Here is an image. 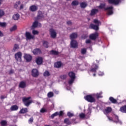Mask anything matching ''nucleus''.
<instances>
[{
    "label": "nucleus",
    "mask_w": 126,
    "mask_h": 126,
    "mask_svg": "<svg viewBox=\"0 0 126 126\" xmlns=\"http://www.w3.org/2000/svg\"><path fill=\"white\" fill-rule=\"evenodd\" d=\"M16 29H17V26L14 25L13 27L10 29V32H13V31H15Z\"/></svg>",
    "instance_id": "nucleus-34"
},
{
    "label": "nucleus",
    "mask_w": 126,
    "mask_h": 126,
    "mask_svg": "<svg viewBox=\"0 0 126 126\" xmlns=\"http://www.w3.org/2000/svg\"><path fill=\"white\" fill-rule=\"evenodd\" d=\"M91 43V40L90 39H88L86 40V44H90Z\"/></svg>",
    "instance_id": "nucleus-57"
},
{
    "label": "nucleus",
    "mask_w": 126,
    "mask_h": 126,
    "mask_svg": "<svg viewBox=\"0 0 126 126\" xmlns=\"http://www.w3.org/2000/svg\"><path fill=\"white\" fill-rule=\"evenodd\" d=\"M38 26V22L35 21L32 24V27L36 28Z\"/></svg>",
    "instance_id": "nucleus-47"
},
{
    "label": "nucleus",
    "mask_w": 126,
    "mask_h": 126,
    "mask_svg": "<svg viewBox=\"0 0 126 126\" xmlns=\"http://www.w3.org/2000/svg\"><path fill=\"white\" fill-rule=\"evenodd\" d=\"M42 18H44V15L42 11H38V15L37 16V19H42Z\"/></svg>",
    "instance_id": "nucleus-18"
},
{
    "label": "nucleus",
    "mask_w": 126,
    "mask_h": 126,
    "mask_svg": "<svg viewBox=\"0 0 126 126\" xmlns=\"http://www.w3.org/2000/svg\"><path fill=\"white\" fill-rule=\"evenodd\" d=\"M120 112L122 113H126V105L121 107L120 109Z\"/></svg>",
    "instance_id": "nucleus-28"
},
{
    "label": "nucleus",
    "mask_w": 126,
    "mask_h": 126,
    "mask_svg": "<svg viewBox=\"0 0 126 126\" xmlns=\"http://www.w3.org/2000/svg\"><path fill=\"white\" fill-rule=\"evenodd\" d=\"M5 98H6V97H5L4 95H1L0 96V99H1V100L4 99Z\"/></svg>",
    "instance_id": "nucleus-63"
},
{
    "label": "nucleus",
    "mask_w": 126,
    "mask_h": 126,
    "mask_svg": "<svg viewBox=\"0 0 126 126\" xmlns=\"http://www.w3.org/2000/svg\"><path fill=\"white\" fill-rule=\"evenodd\" d=\"M97 99H99V98H103V96H102V93H100L99 94H96Z\"/></svg>",
    "instance_id": "nucleus-46"
},
{
    "label": "nucleus",
    "mask_w": 126,
    "mask_h": 126,
    "mask_svg": "<svg viewBox=\"0 0 126 126\" xmlns=\"http://www.w3.org/2000/svg\"><path fill=\"white\" fill-rule=\"evenodd\" d=\"M63 63H62V62L60 61L54 63V67H56V68H60Z\"/></svg>",
    "instance_id": "nucleus-17"
},
{
    "label": "nucleus",
    "mask_w": 126,
    "mask_h": 126,
    "mask_svg": "<svg viewBox=\"0 0 126 126\" xmlns=\"http://www.w3.org/2000/svg\"><path fill=\"white\" fill-rule=\"evenodd\" d=\"M97 69H98V65L95 64L94 67V68H92L91 69L90 71H91V72H96L97 70Z\"/></svg>",
    "instance_id": "nucleus-31"
},
{
    "label": "nucleus",
    "mask_w": 126,
    "mask_h": 126,
    "mask_svg": "<svg viewBox=\"0 0 126 126\" xmlns=\"http://www.w3.org/2000/svg\"><path fill=\"white\" fill-rule=\"evenodd\" d=\"M86 48H82L81 50V53L82 54V55H85V54H86Z\"/></svg>",
    "instance_id": "nucleus-42"
},
{
    "label": "nucleus",
    "mask_w": 126,
    "mask_h": 126,
    "mask_svg": "<svg viewBox=\"0 0 126 126\" xmlns=\"http://www.w3.org/2000/svg\"><path fill=\"white\" fill-rule=\"evenodd\" d=\"M21 3V2L20 1H18L16 2L15 4L14 5V7L17 8L18 5Z\"/></svg>",
    "instance_id": "nucleus-51"
},
{
    "label": "nucleus",
    "mask_w": 126,
    "mask_h": 126,
    "mask_svg": "<svg viewBox=\"0 0 126 126\" xmlns=\"http://www.w3.org/2000/svg\"><path fill=\"white\" fill-rule=\"evenodd\" d=\"M67 116H68V118H71L74 116V114H73V113H71L70 112H68Z\"/></svg>",
    "instance_id": "nucleus-44"
},
{
    "label": "nucleus",
    "mask_w": 126,
    "mask_h": 126,
    "mask_svg": "<svg viewBox=\"0 0 126 126\" xmlns=\"http://www.w3.org/2000/svg\"><path fill=\"white\" fill-rule=\"evenodd\" d=\"M32 75L33 77H37L39 75V72L36 69H33L32 71Z\"/></svg>",
    "instance_id": "nucleus-11"
},
{
    "label": "nucleus",
    "mask_w": 126,
    "mask_h": 126,
    "mask_svg": "<svg viewBox=\"0 0 126 126\" xmlns=\"http://www.w3.org/2000/svg\"><path fill=\"white\" fill-rule=\"evenodd\" d=\"M51 55H54V56H58L59 55V52L56 50H51L50 51Z\"/></svg>",
    "instance_id": "nucleus-32"
},
{
    "label": "nucleus",
    "mask_w": 126,
    "mask_h": 126,
    "mask_svg": "<svg viewBox=\"0 0 126 126\" xmlns=\"http://www.w3.org/2000/svg\"><path fill=\"white\" fill-rule=\"evenodd\" d=\"M24 7V5H23V4H22L20 6V9H23Z\"/></svg>",
    "instance_id": "nucleus-61"
},
{
    "label": "nucleus",
    "mask_w": 126,
    "mask_h": 126,
    "mask_svg": "<svg viewBox=\"0 0 126 126\" xmlns=\"http://www.w3.org/2000/svg\"><path fill=\"white\" fill-rule=\"evenodd\" d=\"M115 119L116 121H115L114 122L115 123H119V122L120 121L119 120V116H118L117 115H115Z\"/></svg>",
    "instance_id": "nucleus-52"
},
{
    "label": "nucleus",
    "mask_w": 126,
    "mask_h": 126,
    "mask_svg": "<svg viewBox=\"0 0 126 126\" xmlns=\"http://www.w3.org/2000/svg\"><path fill=\"white\" fill-rule=\"evenodd\" d=\"M75 79L71 78V79H70L69 81H68V84L71 85L72 83H73Z\"/></svg>",
    "instance_id": "nucleus-53"
},
{
    "label": "nucleus",
    "mask_w": 126,
    "mask_h": 126,
    "mask_svg": "<svg viewBox=\"0 0 126 126\" xmlns=\"http://www.w3.org/2000/svg\"><path fill=\"white\" fill-rule=\"evenodd\" d=\"M107 118L108 119L109 121H111V122H113V119H112V118L110 117V116H107Z\"/></svg>",
    "instance_id": "nucleus-59"
},
{
    "label": "nucleus",
    "mask_w": 126,
    "mask_h": 126,
    "mask_svg": "<svg viewBox=\"0 0 126 126\" xmlns=\"http://www.w3.org/2000/svg\"><path fill=\"white\" fill-rule=\"evenodd\" d=\"M70 122L72 123V124H73L74 122H75V119H73L70 120Z\"/></svg>",
    "instance_id": "nucleus-62"
},
{
    "label": "nucleus",
    "mask_w": 126,
    "mask_h": 126,
    "mask_svg": "<svg viewBox=\"0 0 126 126\" xmlns=\"http://www.w3.org/2000/svg\"><path fill=\"white\" fill-rule=\"evenodd\" d=\"M24 59L25 60H26L27 63H29L32 61V56H31L30 55L26 54L24 56Z\"/></svg>",
    "instance_id": "nucleus-12"
},
{
    "label": "nucleus",
    "mask_w": 126,
    "mask_h": 126,
    "mask_svg": "<svg viewBox=\"0 0 126 126\" xmlns=\"http://www.w3.org/2000/svg\"><path fill=\"white\" fill-rule=\"evenodd\" d=\"M44 76H50V72L49 71H46L43 74Z\"/></svg>",
    "instance_id": "nucleus-49"
},
{
    "label": "nucleus",
    "mask_w": 126,
    "mask_h": 126,
    "mask_svg": "<svg viewBox=\"0 0 126 126\" xmlns=\"http://www.w3.org/2000/svg\"><path fill=\"white\" fill-rule=\"evenodd\" d=\"M49 32L51 38H53L54 39L56 38V37H57V33L56 32V31H55V30L53 29H50L49 30Z\"/></svg>",
    "instance_id": "nucleus-9"
},
{
    "label": "nucleus",
    "mask_w": 126,
    "mask_h": 126,
    "mask_svg": "<svg viewBox=\"0 0 126 126\" xmlns=\"http://www.w3.org/2000/svg\"><path fill=\"white\" fill-rule=\"evenodd\" d=\"M77 32H73L70 35V39L72 40L74 39H76L78 36Z\"/></svg>",
    "instance_id": "nucleus-15"
},
{
    "label": "nucleus",
    "mask_w": 126,
    "mask_h": 126,
    "mask_svg": "<svg viewBox=\"0 0 126 126\" xmlns=\"http://www.w3.org/2000/svg\"><path fill=\"white\" fill-rule=\"evenodd\" d=\"M106 7V4L105 3H100V5L97 7L98 8H99V9H104V10L106 11L108 10V9H113V6L110 7Z\"/></svg>",
    "instance_id": "nucleus-4"
},
{
    "label": "nucleus",
    "mask_w": 126,
    "mask_h": 126,
    "mask_svg": "<svg viewBox=\"0 0 126 126\" xmlns=\"http://www.w3.org/2000/svg\"><path fill=\"white\" fill-rule=\"evenodd\" d=\"M22 53L20 52H18L15 54V59L17 62H21L22 61Z\"/></svg>",
    "instance_id": "nucleus-3"
},
{
    "label": "nucleus",
    "mask_w": 126,
    "mask_h": 126,
    "mask_svg": "<svg viewBox=\"0 0 126 126\" xmlns=\"http://www.w3.org/2000/svg\"><path fill=\"white\" fill-rule=\"evenodd\" d=\"M68 75L70 78H73L75 79V73H74V72H73V71L69 72Z\"/></svg>",
    "instance_id": "nucleus-22"
},
{
    "label": "nucleus",
    "mask_w": 126,
    "mask_h": 126,
    "mask_svg": "<svg viewBox=\"0 0 126 126\" xmlns=\"http://www.w3.org/2000/svg\"><path fill=\"white\" fill-rule=\"evenodd\" d=\"M46 109H45V108H42L41 110H40V113H45L46 112Z\"/></svg>",
    "instance_id": "nucleus-56"
},
{
    "label": "nucleus",
    "mask_w": 126,
    "mask_h": 126,
    "mask_svg": "<svg viewBox=\"0 0 126 126\" xmlns=\"http://www.w3.org/2000/svg\"><path fill=\"white\" fill-rule=\"evenodd\" d=\"M90 27H91L92 29H94V30H99V25H94V24H91Z\"/></svg>",
    "instance_id": "nucleus-21"
},
{
    "label": "nucleus",
    "mask_w": 126,
    "mask_h": 126,
    "mask_svg": "<svg viewBox=\"0 0 126 126\" xmlns=\"http://www.w3.org/2000/svg\"><path fill=\"white\" fill-rule=\"evenodd\" d=\"M26 113H28V109L27 108H23L19 111L20 114H26Z\"/></svg>",
    "instance_id": "nucleus-20"
},
{
    "label": "nucleus",
    "mask_w": 126,
    "mask_h": 126,
    "mask_svg": "<svg viewBox=\"0 0 126 126\" xmlns=\"http://www.w3.org/2000/svg\"><path fill=\"white\" fill-rule=\"evenodd\" d=\"M19 17H20L19 14H16L13 16L12 18L14 19V20H18V19H19Z\"/></svg>",
    "instance_id": "nucleus-30"
},
{
    "label": "nucleus",
    "mask_w": 126,
    "mask_h": 126,
    "mask_svg": "<svg viewBox=\"0 0 126 126\" xmlns=\"http://www.w3.org/2000/svg\"><path fill=\"white\" fill-rule=\"evenodd\" d=\"M98 10L97 9H93L91 12V15H95L96 13H97Z\"/></svg>",
    "instance_id": "nucleus-26"
},
{
    "label": "nucleus",
    "mask_w": 126,
    "mask_h": 126,
    "mask_svg": "<svg viewBox=\"0 0 126 126\" xmlns=\"http://www.w3.org/2000/svg\"><path fill=\"white\" fill-rule=\"evenodd\" d=\"M25 37L26 40H31L32 39H34V36L31 35V33L28 32H26Z\"/></svg>",
    "instance_id": "nucleus-8"
},
{
    "label": "nucleus",
    "mask_w": 126,
    "mask_h": 126,
    "mask_svg": "<svg viewBox=\"0 0 126 126\" xmlns=\"http://www.w3.org/2000/svg\"><path fill=\"white\" fill-rule=\"evenodd\" d=\"M80 6L82 8H85L87 6V4L85 2H83L80 3Z\"/></svg>",
    "instance_id": "nucleus-33"
},
{
    "label": "nucleus",
    "mask_w": 126,
    "mask_h": 126,
    "mask_svg": "<svg viewBox=\"0 0 126 126\" xmlns=\"http://www.w3.org/2000/svg\"><path fill=\"white\" fill-rule=\"evenodd\" d=\"M90 115H91V110L89 109L87 114L86 115V118L89 119V118L90 117V116H90Z\"/></svg>",
    "instance_id": "nucleus-37"
},
{
    "label": "nucleus",
    "mask_w": 126,
    "mask_h": 126,
    "mask_svg": "<svg viewBox=\"0 0 126 126\" xmlns=\"http://www.w3.org/2000/svg\"><path fill=\"white\" fill-rule=\"evenodd\" d=\"M79 3L78 1L75 0L72 2L71 4L72 5H78Z\"/></svg>",
    "instance_id": "nucleus-41"
},
{
    "label": "nucleus",
    "mask_w": 126,
    "mask_h": 126,
    "mask_svg": "<svg viewBox=\"0 0 126 126\" xmlns=\"http://www.w3.org/2000/svg\"><path fill=\"white\" fill-rule=\"evenodd\" d=\"M3 15H4V11H3V10L1 9H0V18H1V17H2Z\"/></svg>",
    "instance_id": "nucleus-48"
},
{
    "label": "nucleus",
    "mask_w": 126,
    "mask_h": 126,
    "mask_svg": "<svg viewBox=\"0 0 126 126\" xmlns=\"http://www.w3.org/2000/svg\"><path fill=\"white\" fill-rule=\"evenodd\" d=\"M32 34H33V35H38V34H39V32L33 30L32 31Z\"/></svg>",
    "instance_id": "nucleus-54"
},
{
    "label": "nucleus",
    "mask_w": 126,
    "mask_h": 126,
    "mask_svg": "<svg viewBox=\"0 0 126 126\" xmlns=\"http://www.w3.org/2000/svg\"><path fill=\"white\" fill-rule=\"evenodd\" d=\"M11 111H17L18 110V106L16 105H12L10 107Z\"/></svg>",
    "instance_id": "nucleus-27"
},
{
    "label": "nucleus",
    "mask_w": 126,
    "mask_h": 126,
    "mask_svg": "<svg viewBox=\"0 0 126 126\" xmlns=\"http://www.w3.org/2000/svg\"><path fill=\"white\" fill-rule=\"evenodd\" d=\"M19 86L20 88H25L26 87V83L22 81L20 83Z\"/></svg>",
    "instance_id": "nucleus-24"
},
{
    "label": "nucleus",
    "mask_w": 126,
    "mask_h": 126,
    "mask_svg": "<svg viewBox=\"0 0 126 126\" xmlns=\"http://www.w3.org/2000/svg\"><path fill=\"white\" fill-rule=\"evenodd\" d=\"M99 36V34H98V32H95L94 33L91 34L90 35L89 38L91 39V40H95L97 38H98V36Z\"/></svg>",
    "instance_id": "nucleus-7"
},
{
    "label": "nucleus",
    "mask_w": 126,
    "mask_h": 126,
    "mask_svg": "<svg viewBox=\"0 0 126 126\" xmlns=\"http://www.w3.org/2000/svg\"><path fill=\"white\" fill-rule=\"evenodd\" d=\"M60 77L61 78V79L64 80V79H66V75H60Z\"/></svg>",
    "instance_id": "nucleus-50"
},
{
    "label": "nucleus",
    "mask_w": 126,
    "mask_h": 126,
    "mask_svg": "<svg viewBox=\"0 0 126 126\" xmlns=\"http://www.w3.org/2000/svg\"><path fill=\"white\" fill-rule=\"evenodd\" d=\"M29 9L31 11H32V12H35V11L38 10V6L35 5H32L30 7Z\"/></svg>",
    "instance_id": "nucleus-13"
},
{
    "label": "nucleus",
    "mask_w": 126,
    "mask_h": 126,
    "mask_svg": "<svg viewBox=\"0 0 126 126\" xmlns=\"http://www.w3.org/2000/svg\"><path fill=\"white\" fill-rule=\"evenodd\" d=\"M79 117L80 119H84V118L86 117V115L84 113H81L79 114Z\"/></svg>",
    "instance_id": "nucleus-45"
},
{
    "label": "nucleus",
    "mask_w": 126,
    "mask_h": 126,
    "mask_svg": "<svg viewBox=\"0 0 126 126\" xmlns=\"http://www.w3.org/2000/svg\"><path fill=\"white\" fill-rule=\"evenodd\" d=\"M0 125L1 126H5L7 125V122L6 121L2 120L0 122Z\"/></svg>",
    "instance_id": "nucleus-39"
},
{
    "label": "nucleus",
    "mask_w": 126,
    "mask_h": 126,
    "mask_svg": "<svg viewBox=\"0 0 126 126\" xmlns=\"http://www.w3.org/2000/svg\"><path fill=\"white\" fill-rule=\"evenodd\" d=\"M63 123L65 125H67V126H70V125L72 124V123L70 120H69V119L68 118H65L64 119Z\"/></svg>",
    "instance_id": "nucleus-16"
},
{
    "label": "nucleus",
    "mask_w": 126,
    "mask_h": 126,
    "mask_svg": "<svg viewBox=\"0 0 126 126\" xmlns=\"http://www.w3.org/2000/svg\"><path fill=\"white\" fill-rule=\"evenodd\" d=\"M110 4H115L117 5L120 3L121 0H107Z\"/></svg>",
    "instance_id": "nucleus-10"
},
{
    "label": "nucleus",
    "mask_w": 126,
    "mask_h": 126,
    "mask_svg": "<svg viewBox=\"0 0 126 126\" xmlns=\"http://www.w3.org/2000/svg\"><path fill=\"white\" fill-rule=\"evenodd\" d=\"M0 37H3V33L0 31Z\"/></svg>",
    "instance_id": "nucleus-64"
},
{
    "label": "nucleus",
    "mask_w": 126,
    "mask_h": 126,
    "mask_svg": "<svg viewBox=\"0 0 126 126\" xmlns=\"http://www.w3.org/2000/svg\"><path fill=\"white\" fill-rule=\"evenodd\" d=\"M67 25H71V24H72V23L71 21H68V22H67Z\"/></svg>",
    "instance_id": "nucleus-58"
},
{
    "label": "nucleus",
    "mask_w": 126,
    "mask_h": 126,
    "mask_svg": "<svg viewBox=\"0 0 126 126\" xmlns=\"http://www.w3.org/2000/svg\"><path fill=\"white\" fill-rule=\"evenodd\" d=\"M43 46L44 48L48 49V48H49V42L47 41H44L43 42Z\"/></svg>",
    "instance_id": "nucleus-29"
},
{
    "label": "nucleus",
    "mask_w": 126,
    "mask_h": 126,
    "mask_svg": "<svg viewBox=\"0 0 126 126\" xmlns=\"http://www.w3.org/2000/svg\"><path fill=\"white\" fill-rule=\"evenodd\" d=\"M71 48H73L74 49H76L78 48V43L76 40H72L70 42Z\"/></svg>",
    "instance_id": "nucleus-6"
},
{
    "label": "nucleus",
    "mask_w": 126,
    "mask_h": 126,
    "mask_svg": "<svg viewBox=\"0 0 126 126\" xmlns=\"http://www.w3.org/2000/svg\"><path fill=\"white\" fill-rule=\"evenodd\" d=\"M108 11L107 13V15H112L114 13L113 9H108Z\"/></svg>",
    "instance_id": "nucleus-40"
},
{
    "label": "nucleus",
    "mask_w": 126,
    "mask_h": 126,
    "mask_svg": "<svg viewBox=\"0 0 126 126\" xmlns=\"http://www.w3.org/2000/svg\"><path fill=\"white\" fill-rule=\"evenodd\" d=\"M63 115V111H61L60 112H56L55 113L51 115L50 118L51 119H54L55 117H57V116H59V117H62Z\"/></svg>",
    "instance_id": "nucleus-5"
},
{
    "label": "nucleus",
    "mask_w": 126,
    "mask_h": 126,
    "mask_svg": "<svg viewBox=\"0 0 126 126\" xmlns=\"http://www.w3.org/2000/svg\"><path fill=\"white\" fill-rule=\"evenodd\" d=\"M0 27H2V28L6 27V23L0 22Z\"/></svg>",
    "instance_id": "nucleus-36"
},
{
    "label": "nucleus",
    "mask_w": 126,
    "mask_h": 126,
    "mask_svg": "<svg viewBox=\"0 0 126 126\" xmlns=\"http://www.w3.org/2000/svg\"><path fill=\"white\" fill-rule=\"evenodd\" d=\"M109 101L112 103V104H117L118 101L112 96H110L109 98Z\"/></svg>",
    "instance_id": "nucleus-23"
},
{
    "label": "nucleus",
    "mask_w": 126,
    "mask_h": 126,
    "mask_svg": "<svg viewBox=\"0 0 126 126\" xmlns=\"http://www.w3.org/2000/svg\"><path fill=\"white\" fill-rule=\"evenodd\" d=\"M112 110V107H107L106 108V109H105L104 111L106 114H109V113H111Z\"/></svg>",
    "instance_id": "nucleus-25"
},
{
    "label": "nucleus",
    "mask_w": 126,
    "mask_h": 126,
    "mask_svg": "<svg viewBox=\"0 0 126 126\" xmlns=\"http://www.w3.org/2000/svg\"><path fill=\"white\" fill-rule=\"evenodd\" d=\"M18 49H19V46L18 44H15L13 48V52H15L17 50H18Z\"/></svg>",
    "instance_id": "nucleus-35"
},
{
    "label": "nucleus",
    "mask_w": 126,
    "mask_h": 126,
    "mask_svg": "<svg viewBox=\"0 0 126 126\" xmlns=\"http://www.w3.org/2000/svg\"><path fill=\"white\" fill-rule=\"evenodd\" d=\"M31 99V97L29 96L28 97H23V102L24 103V105L26 106V107H29L31 104H32V100H30Z\"/></svg>",
    "instance_id": "nucleus-1"
},
{
    "label": "nucleus",
    "mask_w": 126,
    "mask_h": 126,
    "mask_svg": "<svg viewBox=\"0 0 126 126\" xmlns=\"http://www.w3.org/2000/svg\"><path fill=\"white\" fill-rule=\"evenodd\" d=\"M13 72H14V71L12 69H11L10 71H9V74H12V73H13Z\"/></svg>",
    "instance_id": "nucleus-60"
},
{
    "label": "nucleus",
    "mask_w": 126,
    "mask_h": 126,
    "mask_svg": "<svg viewBox=\"0 0 126 126\" xmlns=\"http://www.w3.org/2000/svg\"><path fill=\"white\" fill-rule=\"evenodd\" d=\"M34 121V119L33 118V117L31 118L29 120V124H32L33 123V121Z\"/></svg>",
    "instance_id": "nucleus-55"
},
{
    "label": "nucleus",
    "mask_w": 126,
    "mask_h": 126,
    "mask_svg": "<svg viewBox=\"0 0 126 126\" xmlns=\"http://www.w3.org/2000/svg\"><path fill=\"white\" fill-rule=\"evenodd\" d=\"M85 100L90 103H94L96 102L95 98L92 96L91 94H88L84 97Z\"/></svg>",
    "instance_id": "nucleus-2"
},
{
    "label": "nucleus",
    "mask_w": 126,
    "mask_h": 126,
    "mask_svg": "<svg viewBox=\"0 0 126 126\" xmlns=\"http://www.w3.org/2000/svg\"><path fill=\"white\" fill-rule=\"evenodd\" d=\"M94 23H95V24H97V25H99V24H101V22L98 21L97 19H94Z\"/></svg>",
    "instance_id": "nucleus-43"
},
{
    "label": "nucleus",
    "mask_w": 126,
    "mask_h": 126,
    "mask_svg": "<svg viewBox=\"0 0 126 126\" xmlns=\"http://www.w3.org/2000/svg\"><path fill=\"white\" fill-rule=\"evenodd\" d=\"M35 63L38 65H40V64H42L43 63V58L42 57H38L36 59Z\"/></svg>",
    "instance_id": "nucleus-14"
},
{
    "label": "nucleus",
    "mask_w": 126,
    "mask_h": 126,
    "mask_svg": "<svg viewBox=\"0 0 126 126\" xmlns=\"http://www.w3.org/2000/svg\"><path fill=\"white\" fill-rule=\"evenodd\" d=\"M47 96L48 98H52V97H54V93L53 92H50L48 93Z\"/></svg>",
    "instance_id": "nucleus-38"
},
{
    "label": "nucleus",
    "mask_w": 126,
    "mask_h": 126,
    "mask_svg": "<svg viewBox=\"0 0 126 126\" xmlns=\"http://www.w3.org/2000/svg\"><path fill=\"white\" fill-rule=\"evenodd\" d=\"M33 54L34 55H38V54H41L42 52L41 51V49L39 48H36L34 49L32 51Z\"/></svg>",
    "instance_id": "nucleus-19"
}]
</instances>
